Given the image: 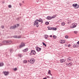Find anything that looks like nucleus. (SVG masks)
Masks as SVG:
<instances>
[{
    "mask_svg": "<svg viewBox=\"0 0 79 79\" xmlns=\"http://www.w3.org/2000/svg\"><path fill=\"white\" fill-rule=\"evenodd\" d=\"M3 63H0V67L1 66H3Z\"/></svg>",
    "mask_w": 79,
    "mask_h": 79,
    "instance_id": "nucleus-20",
    "label": "nucleus"
},
{
    "mask_svg": "<svg viewBox=\"0 0 79 79\" xmlns=\"http://www.w3.org/2000/svg\"><path fill=\"white\" fill-rule=\"evenodd\" d=\"M45 24L46 25H48L49 24V22H47L45 23Z\"/></svg>",
    "mask_w": 79,
    "mask_h": 79,
    "instance_id": "nucleus-24",
    "label": "nucleus"
},
{
    "mask_svg": "<svg viewBox=\"0 0 79 79\" xmlns=\"http://www.w3.org/2000/svg\"><path fill=\"white\" fill-rule=\"evenodd\" d=\"M44 37H45L46 39H47V38H48V35H45V36H44Z\"/></svg>",
    "mask_w": 79,
    "mask_h": 79,
    "instance_id": "nucleus-23",
    "label": "nucleus"
},
{
    "mask_svg": "<svg viewBox=\"0 0 79 79\" xmlns=\"http://www.w3.org/2000/svg\"><path fill=\"white\" fill-rule=\"evenodd\" d=\"M60 44H64V43H65V40H61L60 41Z\"/></svg>",
    "mask_w": 79,
    "mask_h": 79,
    "instance_id": "nucleus-12",
    "label": "nucleus"
},
{
    "mask_svg": "<svg viewBox=\"0 0 79 79\" xmlns=\"http://www.w3.org/2000/svg\"><path fill=\"white\" fill-rule=\"evenodd\" d=\"M68 65L69 66H71V65H72V64H71V63H69V64H68Z\"/></svg>",
    "mask_w": 79,
    "mask_h": 79,
    "instance_id": "nucleus-26",
    "label": "nucleus"
},
{
    "mask_svg": "<svg viewBox=\"0 0 79 79\" xmlns=\"http://www.w3.org/2000/svg\"><path fill=\"white\" fill-rule=\"evenodd\" d=\"M78 48H79V47H78Z\"/></svg>",
    "mask_w": 79,
    "mask_h": 79,
    "instance_id": "nucleus-51",
    "label": "nucleus"
},
{
    "mask_svg": "<svg viewBox=\"0 0 79 79\" xmlns=\"http://www.w3.org/2000/svg\"><path fill=\"white\" fill-rule=\"evenodd\" d=\"M47 78H50V77H49L48 76H47Z\"/></svg>",
    "mask_w": 79,
    "mask_h": 79,
    "instance_id": "nucleus-41",
    "label": "nucleus"
},
{
    "mask_svg": "<svg viewBox=\"0 0 79 79\" xmlns=\"http://www.w3.org/2000/svg\"><path fill=\"white\" fill-rule=\"evenodd\" d=\"M68 37H69L68 36V35L65 36V38H66V39H68Z\"/></svg>",
    "mask_w": 79,
    "mask_h": 79,
    "instance_id": "nucleus-31",
    "label": "nucleus"
},
{
    "mask_svg": "<svg viewBox=\"0 0 79 79\" xmlns=\"http://www.w3.org/2000/svg\"><path fill=\"white\" fill-rule=\"evenodd\" d=\"M77 6V4H74V7H75V8H76V6Z\"/></svg>",
    "mask_w": 79,
    "mask_h": 79,
    "instance_id": "nucleus-21",
    "label": "nucleus"
},
{
    "mask_svg": "<svg viewBox=\"0 0 79 79\" xmlns=\"http://www.w3.org/2000/svg\"><path fill=\"white\" fill-rule=\"evenodd\" d=\"M16 27V25H15L11 26L10 27V29H15Z\"/></svg>",
    "mask_w": 79,
    "mask_h": 79,
    "instance_id": "nucleus-6",
    "label": "nucleus"
},
{
    "mask_svg": "<svg viewBox=\"0 0 79 79\" xmlns=\"http://www.w3.org/2000/svg\"><path fill=\"white\" fill-rule=\"evenodd\" d=\"M48 74H51V70H49Z\"/></svg>",
    "mask_w": 79,
    "mask_h": 79,
    "instance_id": "nucleus-27",
    "label": "nucleus"
},
{
    "mask_svg": "<svg viewBox=\"0 0 79 79\" xmlns=\"http://www.w3.org/2000/svg\"><path fill=\"white\" fill-rule=\"evenodd\" d=\"M57 29V28H56L52 27V30H53V31H56Z\"/></svg>",
    "mask_w": 79,
    "mask_h": 79,
    "instance_id": "nucleus-18",
    "label": "nucleus"
},
{
    "mask_svg": "<svg viewBox=\"0 0 79 79\" xmlns=\"http://www.w3.org/2000/svg\"><path fill=\"white\" fill-rule=\"evenodd\" d=\"M37 21H39V20L38 19H36L35 21V23H34V26H35L36 25V27H39V22H37Z\"/></svg>",
    "mask_w": 79,
    "mask_h": 79,
    "instance_id": "nucleus-2",
    "label": "nucleus"
},
{
    "mask_svg": "<svg viewBox=\"0 0 79 79\" xmlns=\"http://www.w3.org/2000/svg\"><path fill=\"white\" fill-rule=\"evenodd\" d=\"M76 45H75V46L73 45V48H76Z\"/></svg>",
    "mask_w": 79,
    "mask_h": 79,
    "instance_id": "nucleus-36",
    "label": "nucleus"
},
{
    "mask_svg": "<svg viewBox=\"0 0 79 79\" xmlns=\"http://www.w3.org/2000/svg\"><path fill=\"white\" fill-rule=\"evenodd\" d=\"M28 62H30L31 64H33L35 62V60L34 59H30V60H28Z\"/></svg>",
    "mask_w": 79,
    "mask_h": 79,
    "instance_id": "nucleus-3",
    "label": "nucleus"
},
{
    "mask_svg": "<svg viewBox=\"0 0 79 79\" xmlns=\"http://www.w3.org/2000/svg\"><path fill=\"white\" fill-rule=\"evenodd\" d=\"M47 19L50 20L52 19V17L50 16H48L47 17Z\"/></svg>",
    "mask_w": 79,
    "mask_h": 79,
    "instance_id": "nucleus-13",
    "label": "nucleus"
},
{
    "mask_svg": "<svg viewBox=\"0 0 79 79\" xmlns=\"http://www.w3.org/2000/svg\"><path fill=\"white\" fill-rule=\"evenodd\" d=\"M70 46H71V45L70 44H69L68 46V47H70Z\"/></svg>",
    "mask_w": 79,
    "mask_h": 79,
    "instance_id": "nucleus-40",
    "label": "nucleus"
},
{
    "mask_svg": "<svg viewBox=\"0 0 79 79\" xmlns=\"http://www.w3.org/2000/svg\"><path fill=\"white\" fill-rule=\"evenodd\" d=\"M12 42L11 40H8V41H2V44L4 45H9Z\"/></svg>",
    "mask_w": 79,
    "mask_h": 79,
    "instance_id": "nucleus-1",
    "label": "nucleus"
},
{
    "mask_svg": "<svg viewBox=\"0 0 79 79\" xmlns=\"http://www.w3.org/2000/svg\"><path fill=\"white\" fill-rule=\"evenodd\" d=\"M18 19H19V18H18Z\"/></svg>",
    "mask_w": 79,
    "mask_h": 79,
    "instance_id": "nucleus-50",
    "label": "nucleus"
},
{
    "mask_svg": "<svg viewBox=\"0 0 79 79\" xmlns=\"http://www.w3.org/2000/svg\"><path fill=\"white\" fill-rule=\"evenodd\" d=\"M8 7L9 8H11V6L10 5H9L8 6Z\"/></svg>",
    "mask_w": 79,
    "mask_h": 79,
    "instance_id": "nucleus-34",
    "label": "nucleus"
},
{
    "mask_svg": "<svg viewBox=\"0 0 79 79\" xmlns=\"http://www.w3.org/2000/svg\"><path fill=\"white\" fill-rule=\"evenodd\" d=\"M13 37H14V38H16L17 39H19L21 37V36L20 35H14L13 36Z\"/></svg>",
    "mask_w": 79,
    "mask_h": 79,
    "instance_id": "nucleus-8",
    "label": "nucleus"
},
{
    "mask_svg": "<svg viewBox=\"0 0 79 79\" xmlns=\"http://www.w3.org/2000/svg\"><path fill=\"white\" fill-rule=\"evenodd\" d=\"M19 56V57H20V58H21L22 56H23V55H22V54H19L18 55Z\"/></svg>",
    "mask_w": 79,
    "mask_h": 79,
    "instance_id": "nucleus-19",
    "label": "nucleus"
},
{
    "mask_svg": "<svg viewBox=\"0 0 79 79\" xmlns=\"http://www.w3.org/2000/svg\"><path fill=\"white\" fill-rule=\"evenodd\" d=\"M3 73L4 74L5 76H8V75L9 74V72H6L5 71H3Z\"/></svg>",
    "mask_w": 79,
    "mask_h": 79,
    "instance_id": "nucleus-7",
    "label": "nucleus"
},
{
    "mask_svg": "<svg viewBox=\"0 0 79 79\" xmlns=\"http://www.w3.org/2000/svg\"><path fill=\"white\" fill-rule=\"evenodd\" d=\"M42 44H43V45H44L45 47H46V45L45 43L42 42Z\"/></svg>",
    "mask_w": 79,
    "mask_h": 79,
    "instance_id": "nucleus-28",
    "label": "nucleus"
},
{
    "mask_svg": "<svg viewBox=\"0 0 79 79\" xmlns=\"http://www.w3.org/2000/svg\"><path fill=\"white\" fill-rule=\"evenodd\" d=\"M79 8V5L77 6V7H76V9H77V8Z\"/></svg>",
    "mask_w": 79,
    "mask_h": 79,
    "instance_id": "nucleus-37",
    "label": "nucleus"
},
{
    "mask_svg": "<svg viewBox=\"0 0 79 79\" xmlns=\"http://www.w3.org/2000/svg\"><path fill=\"white\" fill-rule=\"evenodd\" d=\"M61 25H62V26H64L65 25V23H64V22H62L61 23Z\"/></svg>",
    "mask_w": 79,
    "mask_h": 79,
    "instance_id": "nucleus-22",
    "label": "nucleus"
},
{
    "mask_svg": "<svg viewBox=\"0 0 79 79\" xmlns=\"http://www.w3.org/2000/svg\"><path fill=\"white\" fill-rule=\"evenodd\" d=\"M10 53H12L13 52V49H11L10 50Z\"/></svg>",
    "mask_w": 79,
    "mask_h": 79,
    "instance_id": "nucleus-30",
    "label": "nucleus"
},
{
    "mask_svg": "<svg viewBox=\"0 0 79 79\" xmlns=\"http://www.w3.org/2000/svg\"><path fill=\"white\" fill-rule=\"evenodd\" d=\"M25 46V44L24 43H21V44L19 46V48H22V47H23Z\"/></svg>",
    "mask_w": 79,
    "mask_h": 79,
    "instance_id": "nucleus-5",
    "label": "nucleus"
},
{
    "mask_svg": "<svg viewBox=\"0 0 79 79\" xmlns=\"http://www.w3.org/2000/svg\"><path fill=\"white\" fill-rule=\"evenodd\" d=\"M48 30H52V27H49L48 28Z\"/></svg>",
    "mask_w": 79,
    "mask_h": 79,
    "instance_id": "nucleus-25",
    "label": "nucleus"
},
{
    "mask_svg": "<svg viewBox=\"0 0 79 79\" xmlns=\"http://www.w3.org/2000/svg\"><path fill=\"white\" fill-rule=\"evenodd\" d=\"M47 79V77H45L43 78V79Z\"/></svg>",
    "mask_w": 79,
    "mask_h": 79,
    "instance_id": "nucleus-42",
    "label": "nucleus"
},
{
    "mask_svg": "<svg viewBox=\"0 0 79 79\" xmlns=\"http://www.w3.org/2000/svg\"><path fill=\"white\" fill-rule=\"evenodd\" d=\"M1 45H2V44L1 43H0V46H1Z\"/></svg>",
    "mask_w": 79,
    "mask_h": 79,
    "instance_id": "nucleus-45",
    "label": "nucleus"
},
{
    "mask_svg": "<svg viewBox=\"0 0 79 79\" xmlns=\"http://www.w3.org/2000/svg\"><path fill=\"white\" fill-rule=\"evenodd\" d=\"M36 53L35 50H32L31 51V53H30V55H32V54H33V55H35Z\"/></svg>",
    "mask_w": 79,
    "mask_h": 79,
    "instance_id": "nucleus-4",
    "label": "nucleus"
},
{
    "mask_svg": "<svg viewBox=\"0 0 79 79\" xmlns=\"http://www.w3.org/2000/svg\"><path fill=\"white\" fill-rule=\"evenodd\" d=\"M74 34H77V31H74Z\"/></svg>",
    "mask_w": 79,
    "mask_h": 79,
    "instance_id": "nucleus-32",
    "label": "nucleus"
},
{
    "mask_svg": "<svg viewBox=\"0 0 79 79\" xmlns=\"http://www.w3.org/2000/svg\"><path fill=\"white\" fill-rule=\"evenodd\" d=\"M73 6H74V4H73Z\"/></svg>",
    "mask_w": 79,
    "mask_h": 79,
    "instance_id": "nucleus-46",
    "label": "nucleus"
},
{
    "mask_svg": "<svg viewBox=\"0 0 79 79\" xmlns=\"http://www.w3.org/2000/svg\"><path fill=\"white\" fill-rule=\"evenodd\" d=\"M50 75H51V76H52V74H50Z\"/></svg>",
    "mask_w": 79,
    "mask_h": 79,
    "instance_id": "nucleus-48",
    "label": "nucleus"
},
{
    "mask_svg": "<svg viewBox=\"0 0 79 79\" xmlns=\"http://www.w3.org/2000/svg\"><path fill=\"white\" fill-rule=\"evenodd\" d=\"M23 3H24V1H23Z\"/></svg>",
    "mask_w": 79,
    "mask_h": 79,
    "instance_id": "nucleus-49",
    "label": "nucleus"
},
{
    "mask_svg": "<svg viewBox=\"0 0 79 79\" xmlns=\"http://www.w3.org/2000/svg\"><path fill=\"white\" fill-rule=\"evenodd\" d=\"M53 38L54 39H56V36L55 35H54L53 36Z\"/></svg>",
    "mask_w": 79,
    "mask_h": 79,
    "instance_id": "nucleus-29",
    "label": "nucleus"
},
{
    "mask_svg": "<svg viewBox=\"0 0 79 79\" xmlns=\"http://www.w3.org/2000/svg\"><path fill=\"white\" fill-rule=\"evenodd\" d=\"M76 48H79V46H76Z\"/></svg>",
    "mask_w": 79,
    "mask_h": 79,
    "instance_id": "nucleus-44",
    "label": "nucleus"
},
{
    "mask_svg": "<svg viewBox=\"0 0 79 79\" xmlns=\"http://www.w3.org/2000/svg\"><path fill=\"white\" fill-rule=\"evenodd\" d=\"M68 61H70V60H71V58H68Z\"/></svg>",
    "mask_w": 79,
    "mask_h": 79,
    "instance_id": "nucleus-35",
    "label": "nucleus"
},
{
    "mask_svg": "<svg viewBox=\"0 0 79 79\" xmlns=\"http://www.w3.org/2000/svg\"><path fill=\"white\" fill-rule=\"evenodd\" d=\"M39 22H41V23H43V21H42V19H39Z\"/></svg>",
    "mask_w": 79,
    "mask_h": 79,
    "instance_id": "nucleus-15",
    "label": "nucleus"
},
{
    "mask_svg": "<svg viewBox=\"0 0 79 79\" xmlns=\"http://www.w3.org/2000/svg\"><path fill=\"white\" fill-rule=\"evenodd\" d=\"M52 17V19H53V18H55L56 17V15H54Z\"/></svg>",
    "mask_w": 79,
    "mask_h": 79,
    "instance_id": "nucleus-16",
    "label": "nucleus"
},
{
    "mask_svg": "<svg viewBox=\"0 0 79 79\" xmlns=\"http://www.w3.org/2000/svg\"><path fill=\"white\" fill-rule=\"evenodd\" d=\"M76 24H73V25H71V28H74V27H76Z\"/></svg>",
    "mask_w": 79,
    "mask_h": 79,
    "instance_id": "nucleus-10",
    "label": "nucleus"
},
{
    "mask_svg": "<svg viewBox=\"0 0 79 79\" xmlns=\"http://www.w3.org/2000/svg\"><path fill=\"white\" fill-rule=\"evenodd\" d=\"M17 70H18V69H17V68H15L14 69V71H17Z\"/></svg>",
    "mask_w": 79,
    "mask_h": 79,
    "instance_id": "nucleus-33",
    "label": "nucleus"
},
{
    "mask_svg": "<svg viewBox=\"0 0 79 79\" xmlns=\"http://www.w3.org/2000/svg\"><path fill=\"white\" fill-rule=\"evenodd\" d=\"M36 49L37 52H40V51H41L42 49L40 48L37 47H36Z\"/></svg>",
    "mask_w": 79,
    "mask_h": 79,
    "instance_id": "nucleus-9",
    "label": "nucleus"
},
{
    "mask_svg": "<svg viewBox=\"0 0 79 79\" xmlns=\"http://www.w3.org/2000/svg\"><path fill=\"white\" fill-rule=\"evenodd\" d=\"M17 26H19V24H17Z\"/></svg>",
    "mask_w": 79,
    "mask_h": 79,
    "instance_id": "nucleus-47",
    "label": "nucleus"
},
{
    "mask_svg": "<svg viewBox=\"0 0 79 79\" xmlns=\"http://www.w3.org/2000/svg\"><path fill=\"white\" fill-rule=\"evenodd\" d=\"M1 27L2 28V29H4V26H1Z\"/></svg>",
    "mask_w": 79,
    "mask_h": 79,
    "instance_id": "nucleus-38",
    "label": "nucleus"
},
{
    "mask_svg": "<svg viewBox=\"0 0 79 79\" xmlns=\"http://www.w3.org/2000/svg\"><path fill=\"white\" fill-rule=\"evenodd\" d=\"M19 5L20 6H21V5H22V4L21 3H19Z\"/></svg>",
    "mask_w": 79,
    "mask_h": 79,
    "instance_id": "nucleus-39",
    "label": "nucleus"
},
{
    "mask_svg": "<svg viewBox=\"0 0 79 79\" xmlns=\"http://www.w3.org/2000/svg\"><path fill=\"white\" fill-rule=\"evenodd\" d=\"M50 37H52V35H50Z\"/></svg>",
    "mask_w": 79,
    "mask_h": 79,
    "instance_id": "nucleus-43",
    "label": "nucleus"
},
{
    "mask_svg": "<svg viewBox=\"0 0 79 79\" xmlns=\"http://www.w3.org/2000/svg\"><path fill=\"white\" fill-rule=\"evenodd\" d=\"M28 50V48H26L24 50H23V52H26Z\"/></svg>",
    "mask_w": 79,
    "mask_h": 79,
    "instance_id": "nucleus-14",
    "label": "nucleus"
},
{
    "mask_svg": "<svg viewBox=\"0 0 79 79\" xmlns=\"http://www.w3.org/2000/svg\"><path fill=\"white\" fill-rule=\"evenodd\" d=\"M23 63H27V60H23Z\"/></svg>",
    "mask_w": 79,
    "mask_h": 79,
    "instance_id": "nucleus-17",
    "label": "nucleus"
},
{
    "mask_svg": "<svg viewBox=\"0 0 79 79\" xmlns=\"http://www.w3.org/2000/svg\"><path fill=\"white\" fill-rule=\"evenodd\" d=\"M65 61H66V60L64 59H61L60 60L61 63H64V62Z\"/></svg>",
    "mask_w": 79,
    "mask_h": 79,
    "instance_id": "nucleus-11",
    "label": "nucleus"
}]
</instances>
